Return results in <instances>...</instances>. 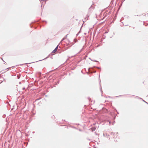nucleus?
<instances>
[{
  "label": "nucleus",
  "instance_id": "f257e3e1",
  "mask_svg": "<svg viewBox=\"0 0 148 148\" xmlns=\"http://www.w3.org/2000/svg\"><path fill=\"white\" fill-rule=\"evenodd\" d=\"M58 46L55 48V49H54V50H53L52 52V53H55L57 50V49H58Z\"/></svg>",
  "mask_w": 148,
  "mask_h": 148
}]
</instances>
